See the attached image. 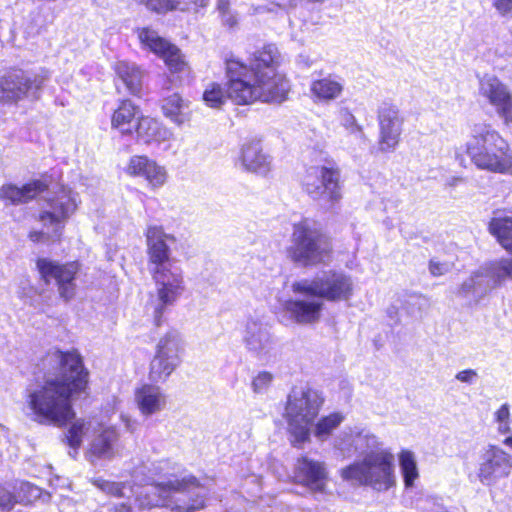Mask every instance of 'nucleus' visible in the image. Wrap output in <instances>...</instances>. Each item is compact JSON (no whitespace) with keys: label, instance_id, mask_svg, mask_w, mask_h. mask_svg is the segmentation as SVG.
I'll return each instance as SVG.
<instances>
[{"label":"nucleus","instance_id":"1","mask_svg":"<svg viewBox=\"0 0 512 512\" xmlns=\"http://www.w3.org/2000/svg\"><path fill=\"white\" fill-rule=\"evenodd\" d=\"M35 374L36 382L26 390L31 418L43 425H64L73 419L72 396L88 383L81 355L75 350H50L36 365Z\"/></svg>","mask_w":512,"mask_h":512},{"label":"nucleus","instance_id":"2","mask_svg":"<svg viewBox=\"0 0 512 512\" xmlns=\"http://www.w3.org/2000/svg\"><path fill=\"white\" fill-rule=\"evenodd\" d=\"M278 49L265 45L253 53L248 67L242 62L226 58V98L235 104L254 101L281 103L289 90L288 82L275 71Z\"/></svg>","mask_w":512,"mask_h":512},{"label":"nucleus","instance_id":"3","mask_svg":"<svg viewBox=\"0 0 512 512\" xmlns=\"http://www.w3.org/2000/svg\"><path fill=\"white\" fill-rule=\"evenodd\" d=\"M292 290L302 298L286 301L284 308L297 323L308 324L320 318L324 301H349L354 294V281L342 269H328L311 279L294 282Z\"/></svg>","mask_w":512,"mask_h":512},{"label":"nucleus","instance_id":"4","mask_svg":"<svg viewBox=\"0 0 512 512\" xmlns=\"http://www.w3.org/2000/svg\"><path fill=\"white\" fill-rule=\"evenodd\" d=\"M147 254L150 271L157 286L154 305V320L157 326L167 307L174 305L184 290L180 270L172 266L168 240L174 238L166 234L160 226H149L146 231Z\"/></svg>","mask_w":512,"mask_h":512},{"label":"nucleus","instance_id":"5","mask_svg":"<svg viewBox=\"0 0 512 512\" xmlns=\"http://www.w3.org/2000/svg\"><path fill=\"white\" fill-rule=\"evenodd\" d=\"M466 152L471 161L482 170L506 173L512 165L508 142L491 125L476 123L472 126Z\"/></svg>","mask_w":512,"mask_h":512},{"label":"nucleus","instance_id":"6","mask_svg":"<svg viewBox=\"0 0 512 512\" xmlns=\"http://www.w3.org/2000/svg\"><path fill=\"white\" fill-rule=\"evenodd\" d=\"M332 245L320 226L305 218L293 224L287 257L303 268L327 263L331 258Z\"/></svg>","mask_w":512,"mask_h":512},{"label":"nucleus","instance_id":"7","mask_svg":"<svg viewBox=\"0 0 512 512\" xmlns=\"http://www.w3.org/2000/svg\"><path fill=\"white\" fill-rule=\"evenodd\" d=\"M324 403L322 394L308 386L294 387L287 397L285 417L294 445L309 440L311 426Z\"/></svg>","mask_w":512,"mask_h":512},{"label":"nucleus","instance_id":"8","mask_svg":"<svg viewBox=\"0 0 512 512\" xmlns=\"http://www.w3.org/2000/svg\"><path fill=\"white\" fill-rule=\"evenodd\" d=\"M511 279L512 259L501 258L486 262L472 271L454 293L469 306H475Z\"/></svg>","mask_w":512,"mask_h":512},{"label":"nucleus","instance_id":"9","mask_svg":"<svg viewBox=\"0 0 512 512\" xmlns=\"http://www.w3.org/2000/svg\"><path fill=\"white\" fill-rule=\"evenodd\" d=\"M341 476L346 481L386 491L395 483L394 457L387 451L370 452L362 461L342 469Z\"/></svg>","mask_w":512,"mask_h":512},{"label":"nucleus","instance_id":"10","mask_svg":"<svg viewBox=\"0 0 512 512\" xmlns=\"http://www.w3.org/2000/svg\"><path fill=\"white\" fill-rule=\"evenodd\" d=\"M47 69H11L0 74V103L16 104L40 99L43 87L49 80Z\"/></svg>","mask_w":512,"mask_h":512},{"label":"nucleus","instance_id":"11","mask_svg":"<svg viewBox=\"0 0 512 512\" xmlns=\"http://www.w3.org/2000/svg\"><path fill=\"white\" fill-rule=\"evenodd\" d=\"M302 186L309 197L326 210L332 209L342 198L340 171L335 167H309L302 178Z\"/></svg>","mask_w":512,"mask_h":512},{"label":"nucleus","instance_id":"12","mask_svg":"<svg viewBox=\"0 0 512 512\" xmlns=\"http://www.w3.org/2000/svg\"><path fill=\"white\" fill-rule=\"evenodd\" d=\"M183 340L176 330L168 331L160 338L155 356L150 363L149 378L153 382L166 380L181 363Z\"/></svg>","mask_w":512,"mask_h":512},{"label":"nucleus","instance_id":"13","mask_svg":"<svg viewBox=\"0 0 512 512\" xmlns=\"http://www.w3.org/2000/svg\"><path fill=\"white\" fill-rule=\"evenodd\" d=\"M168 507L176 512H194L204 507L206 488L195 477L169 478Z\"/></svg>","mask_w":512,"mask_h":512},{"label":"nucleus","instance_id":"14","mask_svg":"<svg viewBox=\"0 0 512 512\" xmlns=\"http://www.w3.org/2000/svg\"><path fill=\"white\" fill-rule=\"evenodd\" d=\"M36 265L41 278L46 284H49L52 280L56 282L59 295L63 300L69 301L75 296V280L79 271L77 262L61 264L47 258H40Z\"/></svg>","mask_w":512,"mask_h":512},{"label":"nucleus","instance_id":"15","mask_svg":"<svg viewBox=\"0 0 512 512\" xmlns=\"http://www.w3.org/2000/svg\"><path fill=\"white\" fill-rule=\"evenodd\" d=\"M512 471V456L496 445L484 447L479 455L478 478L485 486L496 484Z\"/></svg>","mask_w":512,"mask_h":512},{"label":"nucleus","instance_id":"16","mask_svg":"<svg viewBox=\"0 0 512 512\" xmlns=\"http://www.w3.org/2000/svg\"><path fill=\"white\" fill-rule=\"evenodd\" d=\"M76 199L71 191L61 193L45 200L39 221L46 228H52L55 236H59L65 221L76 210Z\"/></svg>","mask_w":512,"mask_h":512},{"label":"nucleus","instance_id":"17","mask_svg":"<svg viewBox=\"0 0 512 512\" xmlns=\"http://www.w3.org/2000/svg\"><path fill=\"white\" fill-rule=\"evenodd\" d=\"M138 40L141 45L162 58L172 72L182 71L185 62L178 47L161 37L150 27L136 28Z\"/></svg>","mask_w":512,"mask_h":512},{"label":"nucleus","instance_id":"18","mask_svg":"<svg viewBox=\"0 0 512 512\" xmlns=\"http://www.w3.org/2000/svg\"><path fill=\"white\" fill-rule=\"evenodd\" d=\"M138 40L141 45L162 58L172 72L182 71L185 62L178 47L161 37L150 27L136 28Z\"/></svg>","mask_w":512,"mask_h":512},{"label":"nucleus","instance_id":"19","mask_svg":"<svg viewBox=\"0 0 512 512\" xmlns=\"http://www.w3.org/2000/svg\"><path fill=\"white\" fill-rule=\"evenodd\" d=\"M380 139L379 149L382 152L394 151L402 134L403 117L398 107L390 102H382L377 111Z\"/></svg>","mask_w":512,"mask_h":512},{"label":"nucleus","instance_id":"20","mask_svg":"<svg viewBox=\"0 0 512 512\" xmlns=\"http://www.w3.org/2000/svg\"><path fill=\"white\" fill-rule=\"evenodd\" d=\"M479 93L488 99L505 123L512 122V94L497 77L484 75L479 82Z\"/></svg>","mask_w":512,"mask_h":512},{"label":"nucleus","instance_id":"21","mask_svg":"<svg viewBox=\"0 0 512 512\" xmlns=\"http://www.w3.org/2000/svg\"><path fill=\"white\" fill-rule=\"evenodd\" d=\"M295 479L314 492H324L328 472L324 462L308 457L298 459L295 468Z\"/></svg>","mask_w":512,"mask_h":512},{"label":"nucleus","instance_id":"22","mask_svg":"<svg viewBox=\"0 0 512 512\" xmlns=\"http://www.w3.org/2000/svg\"><path fill=\"white\" fill-rule=\"evenodd\" d=\"M47 189L48 184L40 179L32 180L21 187L11 183L4 184L0 187V200L11 205L26 204Z\"/></svg>","mask_w":512,"mask_h":512},{"label":"nucleus","instance_id":"23","mask_svg":"<svg viewBox=\"0 0 512 512\" xmlns=\"http://www.w3.org/2000/svg\"><path fill=\"white\" fill-rule=\"evenodd\" d=\"M127 172L133 176L144 177L153 187H161L167 180L166 169L147 156L131 157Z\"/></svg>","mask_w":512,"mask_h":512},{"label":"nucleus","instance_id":"24","mask_svg":"<svg viewBox=\"0 0 512 512\" xmlns=\"http://www.w3.org/2000/svg\"><path fill=\"white\" fill-rule=\"evenodd\" d=\"M240 160L246 171L261 176H266L271 170V160L263 154L259 140H251L243 145Z\"/></svg>","mask_w":512,"mask_h":512},{"label":"nucleus","instance_id":"25","mask_svg":"<svg viewBox=\"0 0 512 512\" xmlns=\"http://www.w3.org/2000/svg\"><path fill=\"white\" fill-rule=\"evenodd\" d=\"M169 495V478H167L143 487L136 496V502L142 509L168 507Z\"/></svg>","mask_w":512,"mask_h":512},{"label":"nucleus","instance_id":"26","mask_svg":"<svg viewBox=\"0 0 512 512\" xmlns=\"http://www.w3.org/2000/svg\"><path fill=\"white\" fill-rule=\"evenodd\" d=\"M245 342L247 348L259 357L267 356L272 349V339L267 327L256 321L247 323Z\"/></svg>","mask_w":512,"mask_h":512},{"label":"nucleus","instance_id":"27","mask_svg":"<svg viewBox=\"0 0 512 512\" xmlns=\"http://www.w3.org/2000/svg\"><path fill=\"white\" fill-rule=\"evenodd\" d=\"M135 401L145 416L155 414L165 406V396L161 389L149 384H145L135 391Z\"/></svg>","mask_w":512,"mask_h":512},{"label":"nucleus","instance_id":"28","mask_svg":"<svg viewBox=\"0 0 512 512\" xmlns=\"http://www.w3.org/2000/svg\"><path fill=\"white\" fill-rule=\"evenodd\" d=\"M138 139L145 144L161 143L172 138L173 133L157 120L150 117H139L136 128Z\"/></svg>","mask_w":512,"mask_h":512},{"label":"nucleus","instance_id":"29","mask_svg":"<svg viewBox=\"0 0 512 512\" xmlns=\"http://www.w3.org/2000/svg\"><path fill=\"white\" fill-rule=\"evenodd\" d=\"M140 116V110L131 100H122L119 107L112 115V127L119 129L122 133H131L136 128Z\"/></svg>","mask_w":512,"mask_h":512},{"label":"nucleus","instance_id":"30","mask_svg":"<svg viewBox=\"0 0 512 512\" xmlns=\"http://www.w3.org/2000/svg\"><path fill=\"white\" fill-rule=\"evenodd\" d=\"M115 72L129 93L136 96L140 94L143 83V72L135 63L125 61L117 62Z\"/></svg>","mask_w":512,"mask_h":512},{"label":"nucleus","instance_id":"31","mask_svg":"<svg viewBox=\"0 0 512 512\" xmlns=\"http://www.w3.org/2000/svg\"><path fill=\"white\" fill-rule=\"evenodd\" d=\"M343 91V83L335 76H327L311 83V92L320 100H334Z\"/></svg>","mask_w":512,"mask_h":512},{"label":"nucleus","instance_id":"32","mask_svg":"<svg viewBox=\"0 0 512 512\" xmlns=\"http://www.w3.org/2000/svg\"><path fill=\"white\" fill-rule=\"evenodd\" d=\"M118 440V433L114 429H106L95 437L91 444L93 455L102 459H111L115 455V444Z\"/></svg>","mask_w":512,"mask_h":512},{"label":"nucleus","instance_id":"33","mask_svg":"<svg viewBox=\"0 0 512 512\" xmlns=\"http://www.w3.org/2000/svg\"><path fill=\"white\" fill-rule=\"evenodd\" d=\"M161 108L164 116L178 126L187 120L186 114L183 112L185 108L184 100L176 92L163 95Z\"/></svg>","mask_w":512,"mask_h":512},{"label":"nucleus","instance_id":"34","mask_svg":"<svg viewBox=\"0 0 512 512\" xmlns=\"http://www.w3.org/2000/svg\"><path fill=\"white\" fill-rule=\"evenodd\" d=\"M138 4L144 5L147 9L164 13L169 10L179 9L181 11L189 9V4L205 7L209 0H135Z\"/></svg>","mask_w":512,"mask_h":512},{"label":"nucleus","instance_id":"35","mask_svg":"<svg viewBox=\"0 0 512 512\" xmlns=\"http://www.w3.org/2000/svg\"><path fill=\"white\" fill-rule=\"evenodd\" d=\"M489 232L496 237L500 245L512 253V218L494 217L489 222Z\"/></svg>","mask_w":512,"mask_h":512},{"label":"nucleus","instance_id":"36","mask_svg":"<svg viewBox=\"0 0 512 512\" xmlns=\"http://www.w3.org/2000/svg\"><path fill=\"white\" fill-rule=\"evenodd\" d=\"M399 466L405 487H413L415 480L419 477L417 462L413 452L402 450L399 454Z\"/></svg>","mask_w":512,"mask_h":512},{"label":"nucleus","instance_id":"37","mask_svg":"<svg viewBox=\"0 0 512 512\" xmlns=\"http://www.w3.org/2000/svg\"><path fill=\"white\" fill-rule=\"evenodd\" d=\"M344 416L334 412L328 416L321 417L315 425L314 435L317 439L324 441L343 422Z\"/></svg>","mask_w":512,"mask_h":512},{"label":"nucleus","instance_id":"38","mask_svg":"<svg viewBox=\"0 0 512 512\" xmlns=\"http://www.w3.org/2000/svg\"><path fill=\"white\" fill-rule=\"evenodd\" d=\"M85 422L83 420H76L68 429L67 434L65 435V440L67 445L74 450V454L69 452V455L75 458L77 454V449L80 447L82 443V437L84 434Z\"/></svg>","mask_w":512,"mask_h":512},{"label":"nucleus","instance_id":"39","mask_svg":"<svg viewBox=\"0 0 512 512\" xmlns=\"http://www.w3.org/2000/svg\"><path fill=\"white\" fill-rule=\"evenodd\" d=\"M224 93L220 84L213 83L203 93V100L212 108H220L223 103Z\"/></svg>","mask_w":512,"mask_h":512},{"label":"nucleus","instance_id":"40","mask_svg":"<svg viewBox=\"0 0 512 512\" xmlns=\"http://www.w3.org/2000/svg\"><path fill=\"white\" fill-rule=\"evenodd\" d=\"M93 484L103 492H106L107 494H111L117 497L125 496V493L123 491L125 485L123 483L110 482L103 478H96L93 480Z\"/></svg>","mask_w":512,"mask_h":512},{"label":"nucleus","instance_id":"41","mask_svg":"<svg viewBox=\"0 0 512 512\" xmlns=\"http://www.w3.org/2000/svg\"><path fill=\"white\" fill-rule=\"evenodd\" d=\"M339 114L342 126H344L351 134H356L360 137L363 136L362 126L357 123L355 116L348 109H342Z\"/></svg>","mask_w":512,"mask_h":512},{"label":"nucleus","instance_id":"42","mask_svg":"<svg viewBox=\"0 0 512 512\" xmlns=\"http://www.w3.org/2000/svg\"><path fill=\"white\" fill-rule=\"evenodd\" d=\"M454 264L448 261H440L434 257L429 260L428 270L433 277H440L452 271Z\"/></svg>","mask_w":512,"mask_h":512},{"label":"nucleus","instance_id":"43","mask_svg":"<svg viewBox=\"0 0 512 512\" xmlns=\"http://www.w3.org/2000/svg\"><path fill=\"white\" fill-rule=\"evenodd\" d=\"M273 381V375L270 372L262 371L252 380V389L255 393H265Z\"/></svg>","mask_w":512,"mask_h":512},{"label":"nucleus","instance_id":"44","mask_svg":"<svg viewBox=\"0 0 512 512\" xmlns=\"http://www.w3.org/2000/svg\"><path fill=\"white\" fill-rule=\"evenodd\" d=\"M16 503L15 496L6 488L0 485V509L10 511Z\"/></svg>","mask_w":512,"mask_h":512},{"label":"nucleus","instance_id":"45","mask_svg":"<svg viewBox=\"0 0 512 512\" xmlns=\"http://www.w3.org/2000/svg\"><path fill=\"white\" fill-rule=\"evenodd\" d=\"M421 512H449L437 498H427L421 506Z\"/></svg>","mask_w":512,"mask_h":512},{"label":"nucleus","instance_id":"46","mask_svg":"<svg viewBox=\"0 0 512 512\" xmlns=\"http://www.w3.org/2000/svg\"><path fill=\"white\" fill-rule=\"evenodd\" d=\"M455 378L462 383L471 385V384H474L476 382V380L478 379V373L474 369H465V370L459 371L455 375Z\"/></svg>","mask_w":512,"mask_h":512},{"label":"nucleus","instance_id":"47","mask_svg":"<svg viewBox=\"0 0 512 512\" xmlns=\"http://www.w3.org/2000/svg\"><path fill=\"white\" fill-rule=\"evenodd\" d=\"M493 6L504 17L512 12V0H493Z\"/></svg>","mask_w":512,"mask_h":512},{"label":"nucleus","instance_id":"48","mask_svg":"<svg viewBox=\"0 0 512 512\" xmlns=\"http://www.w3.org/2000/svg\"><path fill=\"white\" fill-rule=\"evenodd\" d=\"M30 17L32 20V25L30 27H28V29H29L28 33L29 34H38L44 25L43 21L41 19L42 17H41L40 11H33L30 14Z\"/></svg>","mask_w":512,"mask_h":512},{"label":"nucleus","instance_id":"49","mask_svg":"<svg viewBox=\"0 0 512 512\" xmlns=\"http://www.w3.org/2000/svg\"><path fill=\"white\" fill-rule=\"evenodd\" d=\"M496 420L499 424H503L504 422L509 421L510 410L508 404H503L495 413Z\"/></svg>","mask_w":512,"mask_h":512},{"label":"nucleus","instance_id":"50","mask_svg":"<svg viewBox=\"0 0 512 512\" xmlns=\"http://www.w3.org/2000/svg\"><path fill=\"white\" fill-rule=\"evenodd\" d=\"M44 232L42 231H31L28 235V238L35 243L41 242L44 239Z\"/></svg>","mask_w":512,"mask_h":512},{"label":"nucleus","instance_id":"51","mask_svg":"<svg viewBox=\"0 0 512 512\" xmlns=\"http://www.w3.org/2000/svg\"><path fill=\"white\" fill-rule=\"evenodd\" d=\"M115 509L117 512H131V506L127 503H121Z\"/></svg>","mask_w":512,"mask_h":512},{"label":"nucleus","instance_id":"52","mask_svg":"<svg viewBox=\"0 0 512 512\" xmlns=\"http://www.w3.org/2000/svg\"><path fill=\"white\" fill-rule=\"evenodd\" d=\"M336 447L343 452H347L348 454L352 452V448L350 447V445H346L343 442H338L336 444Z\"/></svg>","mask_w":512,"mask_h":512},{"label":"nucleus","instance_id":"53","mask_svg":"<svg viewBox=\"0 0 512 512\" xmlns=\"http://www.w3.org/2000/svg\"><path fill=\"white\" fill-rule=\"evenodd\" d=\"M123 421H125V426L127 430L133 432L134 431V422H132L130 419L122 416Z\"/></svg>","mask_w":512,"mask_h":512},{"label":"nucleus","instance_id":"54","mask_svg":"<svg viewBox=\"0 0 512 512\" xmlns=\"http://www.w3.org/2000/svg\"><path fill=\"white\" fill-rule=\"evenodd\" d=\"M499 431L501 433H507L509 431V423L504 422L503 424H499Z\"/></svg>","mask_w":512,"mask_h":512},{"label":"nucleus","instance_id":"55","mask_svg":"<svg viewBox=\"0 0 512 512\" xmlns=\"http://www.w3.org/2000/svg\"><path fill=\"white\" fill-rule=\"evenodd\" d=\"M218 10L220 13H224V0L218 1Z\"/></svg>","mask_w":512,"mask_h":512},{"label":"nucleus","instance_id":"56","mask_svg":"<svg viewBox=\"0 0 512 512\" xmlns=\"http://www.w3.org/2000/svg\"><path fill=\"white\" fill-rule=\"evenodd\" d=\"M504 443H505L507 446H509V447H511V448H512V436L507 437V438L504 440Z\"/></svg>","mask_w":512,"mask_h":512},{"label":"nucleus","instance_id":"57","mask_svg":"<svg viewBox=\"0 0 512 512\" xmlns=\"http://www.w3.org/2000/svg\"><path fill=\"white\" fill-rule=\"evenodd\" d=\"M227 24H229V26H231V27H232V26L235 24V21H234V20H232L231 18L226 19V25H227Z\"/></svg>","mask_w":512,"mask_h":512},{"label":"nucleus","instance_id":"58","mask_svg":"<svg viewBox=\"0 0 512 512\" xmlns=\"http://www.w3.org/2000/svg\"><path fill=\"white\" fill-rule=\"evenodd\" d=\"M370 439L373 441V443L375 442V436H371V437H369V440H370Z\"/></svg>","mask_w":512,"mask_h":512}]
</instances>
